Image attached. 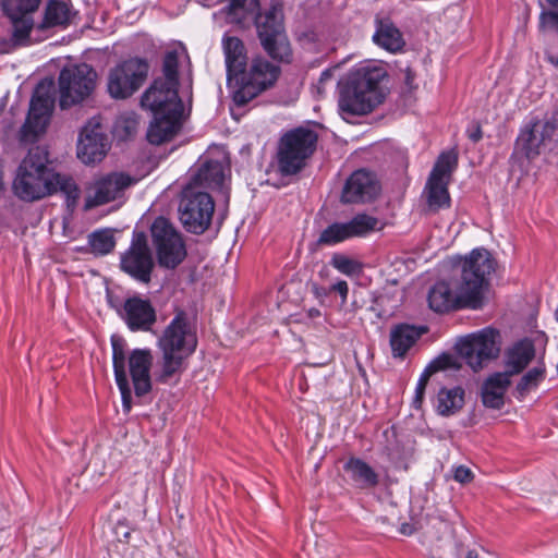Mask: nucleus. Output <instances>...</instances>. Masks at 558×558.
I'll list each match as a JSON object with an SVG mask.
<instances>
[{"label": "nucleus", "instance_id": "obj_1", "mask_svg": "<svg viewBox=\"0 0 558 558\" xmlns=\"http://www.w3.org/2000/svg\"><path fill=\"white\" fill-rule=\"evenodd\" d=\"M495 270V260L485 248H475L463 258L459 278L438 281L428 292V305L436 313L483 306L488 276Z\"/></svg>", "mask_w": 558, "mask_h": 558}, {"label": "nucleus", "instance_id": "obj_2", "mask_svg": "<svg viewBox=\"0 0 558 558\" xmlns=\"http://www.w3.org/2000/svg\"><path fill=\"white\" fill-rule=\"evenodd\" d=\"M196 325L183 310L175 311L171 322L157 340L161 351L159 369L155 372L157 383L167 384L185 371V362L197 348Z\"/></svg>", "mask_w": 558, "mask_h": 558}, {"label": "nucleus", "instance_id": "obj_3", "mask_svg": "<svg viewBox=\"0 0 558 558\" xmlns=\"http://www.w3.org/2000/svg\"><path fill=\"white\" fill-rule=\"evenodd\" d=\"M386 78L387 71L381 65L365 64L350 71L340 87V112L347 117L372 112L385 99L381 83Z\"/></svg>", "mask_w": 558, "mask_h": 558}, {"label": "nucleus", "instance_id": "obj_4", "mask_svg": "<svg viewBox=\"0 0 558 558\" xmlns=\"http://www.w3.org/2000/svg\"><path fill=\"white\" fill-rule=\"evenodd\" d=\"M48 153L39 147L28 150L13 181L14 194L26 202L40 199L56 190L58 177L48 168Z\"/></svg>", "mask_w": 558, "mask_h": 558}, {"label": "nucleus", "instance_id": "obj_5", "mask_svg": "<svg viewBox=\"0 0 558 558\" xmlns=\"http://www.w3.org/2000/svg\"><path fill=\"white\" fill-rule=\"evenodd\" d=\"M281 73L280 66L271 63L262 56L252 58L238 77L229 86L232 102L240 109L253 99L271 88Z\"/></svg>", "mask_w": 558, "mask_h": 558}, {"label": "nucleus", "instance_id": "obj_6", "mask_svg": "<svg viewBox=\"0 0 558 558\" xmlns=\"http://www.w3.org/2000/svg\"><path fill=\"white\" fill-rule=\"evenodd\" d=\"M317 141V133L304 126L284 133L278 143V171L284 177L299 173L316 150Z\"/></svg>", "mask_w": 558, "mask_h": 558}, {"label": "nucleus", "instance_id": "obj_7", "mask_svg": "<svg viewBox=\"0 0 558 558\" xmlns=\"http://www.w3.org/2000/svg\"><path fill=\"white\" fill-rule=\"evenodd\" d=\"M255 26L265 52L275 61L290 62L292 50L283 25L282 4L272 1L268 10L255 16Z\"/></svg>", "mask_w": 558, "mask_h": 558}, {"label": "nucleus", "instance_id": "obj_8", "mask_svg": "<svg viewBox=\"0 0 558 558\" xmlns=\"http://www.w3.org/2000/svg\"><path fill=\"white\" fill-rule=\"evenodd\" d=\"M178 53L167 52L162 62L163 77L156 78L143 94L141 98L143 108L151 112H166L168 109L182 110V102L178 95Z\"/></svg>", "mask_w": 558, "mask_h": 558}, {"label": "nucleus", "instance_id": "obj_9", "mask_svg": "<svg viewBox=\"0 0 558 558\" xmlns=\"http://www.w3.org/2000/svg\"><path fill=\"white\" fill-rule=\"evenodd\" d=\"M97 78V72L87 63L64 66L58 77L60 108H71L88 98L96 87Z\"/></svg>", "mask_w": 558, "mask_h": 558}, {"label": "nucleus", "instance_id": "obj_10", "mask_svg": "<svg viewBox=\"0 0 558 558\" xmlns=\"http://www.w3.org/2000/svg\"><path fill=\"white\" fill-rule=\"evenodd\" d=\"M150 236L157 263L161 268L175 269L187 256L180 231L165 217H158L150 227Z\"/></svg>", "mask_w": 558, "mask_h": 558}, {"label": "nucleus", "instance_id": "obj_11", "mask_svg": "<svg viewBox=\"0 0 558 558\" xmlns=\"http://www.w3.org/2000/svg\"><path fill=\"white\" fill-rule=\"evenodd\" d=\"M4 14L12 24L11 37L0 36V53H9L28 43L34 27L33 14L37 11L40 0H0Z\"/></svg>", "mask_w": 558, "mask_h": 558}, {"label": "nucleus", "instance_id": "obj_12", "mask_svg": "<svg viewBox=\"0 0 558 558\" xmlns=\"http://www.w3.org/2000/svg\"><path fill=\"white\" fill-rule=\"evenodd\" d=\"M215 203L207 192L187 185L179 205L180 221L186 231L202 234L210 226Z\"/></svg>", "mask_w": 558, "mask_h": 558}, {"label": "nucleus", "instance_id": "obj_13", "mask_svg": "<svg viewBox=\"0 0 558 558\" xmlns=\"http://www.w3.org/2000/svg\"><path fill=\"white\" fill-rule=\"evenodd\" d=\"M457 350L465 363L477 372L500 352V335L496 329L484 328L478 332L462 338Z\"/></svg>", "mask_w": 558, "mask_h": 558}, {"label": "nucleus", "instance_id": "obj_14", "mask_svg": "<svg viewBox=\"0 0 558 558\" xmlns=\"http://www.w3.org/2000/svg\"><path fill=\"white\" fill-rule=\"evenodd\" d=\"M149 65L141 58L128 59L108 73L107 90L113 99H126L136 93L147 78Z\"/></svg>", "mask_w": 558, "mask_h": 558}, {"label": "nucleus", "instance_id": "obj_15", "mask_svg": "<svg viewBox=\"0 0 558 558\" xmlns=\"http://www.w3.org/2000/svg\"><path fill=\"white\" fill-rule=\"evenodd\" d=\"M136 180L124 172H110L97 175L86 186L85 208L98 206L120 199Z\"/></svg>", "mask_w": 558, "mask_h": 558}, {"label": "nucleus", "instance_id": "obj_16", "mask_svg": "<svg viewBox=\"0 0 558 558\" xmlns=\"http://www.w3.org/2000/svg\"><path fill=\"white\" fill-rule=\"evenodd\" d=\"M154 259L144 232H134L130 247L121 255L120 267L141 283H149Z\"/></svg>", "mask_w": 558, "mask_h": 558}, {"label": "nucleus", "instance_id": "obj_17", "mask_svg": "<svg viewBox=\"0 0 558 558\" xmlns=\"http://www.w3.org/2000/svg\"><path fill=\"white\" fill-rule=\"evenodd\" d=\"M52 108L53 99L51 95L48 90H44L43 84H39L31 99L28 114L21 130L23 140L32 141L38 134L45 132Z\"/></svg>", "mask_w": 558, "mask_h": 558}, {"label": "nucleus", "instance_id": "obj_18", "mask_svg": "<svg viewBox=\"0 0 558 558\" xmlns=\"http://www.w3.org/2000/svg\"><path fill=\"white\" fill-rule=\"evenodd\" d=\"M379 221L376 217L359 214L348 222H335L322 231L318 243L335 245L350 238L365 236L377 229Z\"/></svg>", "mask_w": 558, "mask_h": 558}, {"label": "nucleus", "instance_id": "obj_19", "mask_svg": "<svg viewBox=\"0 0 558 558\" xmlns=\"http://www.w3.org/2000/svg\"><path fill=\"white\" fill-rule=\"evenodd\" d=\"M119 315L133 332L151 331L157 322V313L151 302L138 295L128 298L119 311Z\"/></svg>", "mask_w": 558, "mask_h": 558}, {"label": "nucleus", "instance_id": "obj_20", "mask_svg": "<svg viewBox=\"0 0 558 558\" xmlns=\"http://www.w3.org/2000/svg\"><path fill=\"white\" fill-rule=\"evenodd\" d=\"M106 135L96 119L89 120L82 129L77 142V158L85 165L101 161L108 150Z\"/></svg>", "mask_w": 558, "mask_h": 558}, {"label": "nucleus", "instance_id": "obj_21", "mask_svg": "<svg viewBox=\"0 0 558 558\" xmlns=\"http://www.w3.org/2000/svg\"><path fill=\"white\" fill-rule=\"evenodd\" d=\"M380 192L376 175L365 169L354 171L345 181L341 193L343 204L365 203L374 199Z\"/></svg>", "mask_w": 558, "mask_h": 558}, {"label": "nucleus", "instance_id": "obj_22", "mask_svg": "<svg viewBox=\"0 0 558 558\" xmlns=\"http://www.w3.org/2000/svg\"><path fill=\"white\" fill-rule=\"evenodd\" d=\"M129 369L137 397H143L151 390L150 368L154 362L151 350L135 349L129 357Z\"/></svg>", "mask_w": 558, "mask_h": 558}, {"label": "nucleus", "instance_id": "obj_23", "mask_svg": "<svg viewBox=\"0 0 558 558\" xmlns=\"http://www.w3.org/2000/svg\"><path fill=\"white\" fill-rule=\"evenodd\" d=\"M111 345L116 383L121 392L123 411L129 413L132 409V392L125 371V343L123 339L112 336Z\"/></svg>", "mask_w": 558, "mask_h": 558}, {"label": "nucleus", "instance_id": "obj_24", "mask_svg": "<svg viewBox=\"0 0 558 558\" xmlns=\"http://www.w3.org/2000/svg\"><path fill=\"white\" fill-rule=\"evenodd\" d=\"M154 121L151 122L147 140L154 145H160L171 141L180 130V119L182 110L168 109L166 112H153Z\"/></svg>", "mask_w": 558, "mask_h": 558}, {"label": "nucleus", "instance_id": "obj_25", "mask_svg": "<svg viewBox=\"0 0 558 558\" xmlns=\"http://www.w3.org/2000/svg\"><path fill=\"white\" fill-rule=\"evenodd\" d=\"M228 86L247 65V53L244 43L236 36L225 35L222 38Z\"/></svg>", "mask_w": 558, "mask_h": 558}, {"label": "nucleus", "instance_id": "obj_26", "mask_svg": "<svg viewBox=\"0 0 558 558\" xmlns=\"http://www.w3.org/2000/svg\"><path fill=\"white\" fill-rule=\"evenodd\" d=\"M511 385L509 374L495 373L482 385L481 397L486 408L499 410L505 404V395Z\"/></svg>", "mask_w": 558, "mask_h": 558}, {"label": "nucleus", "instance_id": "obj_27", "mask_svg": "<svg viewBox=\"0 0 558 558\" xmlns=\"http://www.w3.org/2000/svg\"><path fill=\"white\" fill-rule=\"evenodd\" d=\"M546 122L535 121L531 126L521 131L517 138L515 147L522 151L526 158L532 159L539 155L541 146L549 141L555 133L546 134Z\"/></svg>", "mask_w": 558, "mask_h": 558}, {"label": "nucleus", "instance_id": "obj_28", "mask_svg": "<svg viewBox=\"0 0 558 558\" xmlns=\"http://www.w3.org/2000/svg\"><path fill=\"white\" fill-rule=\"evenodd\" d=\"M425 327H416L409 324H399L390 331V347L393 357L403 359L409 350L416 343L423 333Z\"/></svg>", "mask_w": 558, "mask_h": 558}, {"label": "nucleus", "instance_id": "obj_29", "mask_svg": "<svg viewBox=\"0 0 558 558\" xmlns=\"http://www.w3.org/2000/svg\"><path fill=\"white\" fill-rule=\"evenodd\" d=\"M225 181V168L218 160H208L204 162L197 172L193 175L189 185L206 189H220Z\"/></svg>", "mask_w": 558, "mask_h": 558}, {"label": "nucleus", "instance_id": "obj_30", "mask_svg": "<svg viewBox=\"0 0 558 558\" xmlns=\"http://www.w3.org/2000/svg\"><path fill=\"white\" fill-rule=\"evenodd\" d=\"M374 43L389 52L400 51L405 41L399 28L388 20L377 22L376 31L373 35Z\"/></svg>", "mask_w": 558, "mask_h": 558}, {"label": "nucleus", "instance_id": "obj_31", "mask_svg": "<svg viewBox=\"0 0 558 558\" xmlns=\"http://www.w3.org/2000/svg\"><path fill=\"white\" fill-rule=\"evenodd\" d=\"M74 15L75 12L69 2L51 0L46 7L44 20L38 27L40 29L56 26L65 27L72 22Z\"/></svg>", "mask_w": 558, "mask_h": 558}, {"label": "nucleus", "instance_id": "obj_32", "mask_svg": "<svg viewBox=\"0 0 558 558\" xmlns=\"http://www.w3.org/2000/svg\"><path fill=\"white\" fill-rule=\"evenodd\" d=\"M534 355L535 349L532 342L519 341L507 352V371L504 373L509 374L510 378L512 375L521 373L534 359Z\"/></svg>", "mask_w": 558, "mask_h": 558}, {"label": "nucleus", "instance_id": "obj_33", "mask_svg": "<svg viewBox=\"0 0 558 558\" xmlns=\"http://www.w3.org/2000/svg\"><path fill=\"white\" fill-rule=\"evenodd\" d=\"M343 470L350 474L351 480L357 483L361 488H373L379 483L378 474L360 458H350L344 463Z\"/></svg>", "mask_w": 558, "mask_h": 558}, {"label": "nucleus", "instance_id": "obj_34", "mask_svg": "<svg viewBox=\"0 0 558 558\" xmlns=\"http://www.w3.org/2000/svg\"><path fill=\"white\" fill-rule=\"evenodd\" d=\"M464 405V390L461 387L441 388L437 395L436 411L441 416H451Z\"/></svg>", "mask_w": 558, "mask_h": 558}, {"label": "nucleus", "instance_id": "obj_35", "mask_svg": "<svg viewBox=\"0 0 558 558\" xmlns=\"http://www.w3.org/2000/svg\"><path fill=\"white\" fill-rule=\"evenodd\" d=\"M447 181L433 180L428 178L426 183L427 204L434 211L450 206V196Z\"/></svg>", "mask_w": 558, "mask_h": 558}, {"label": "nucleus", "instance_id": "obj_36", "mask_svg": "<svg viewBox=\"0 0 558 558\" xmlns=\"http://www.w3.org/2000/svg\"><path fill=\"white\" fill-rule=\"evenodd\" d=\"M458 163V155L454 150L445 151L438 157L429 178L433 180L450 181L451 174Z\"/></svg>", "mask_w": 558, "mask_h": 558}, {"label": "nucleus", "instance_id": "obj_37", "mask_svg": "<svg viewBox=\"0 0 558 558\" xmlns=\"http://www.w3.org/2000/svg\"><path fill=\"white\" fill-rule=\"evenodd\" d=\"M88 245L95 255H106L116 246L114 235L109 229L96 230L88 235Z\"/></svg>", "mask_w": 558, "mask_h": 558}, {"label": "nucleus", "instance_id": "obj_38", "mask_svg": "<svg viewBox=\"0 0 558 558\" xmlns=\"http://www.w3.org/2000/svg\"><path fill=\"white\" fill-rule=\"evenodd\" d=\"M258 7V0H230L227 12L232 21L241 23L248 15H255Z\"/></svg>", "mask_w": 558, "mask_h": 558}, {"label": "nucleus", "instance_id": "obj_39", "mask_svg": "<svg viewBox=\"0 0 558 558\" xmlns=\"http://www.w3.org/2000/svg\"><path fill=\"white\" fill-rule=\"evenodd\" d=\"M545 377V367L536 366L525 373L517 385V392L524 397L530 390L536 388Z\"/></svg>", "mask_w": 558, "mask_h": 558}, {"label": "nucleus", "instance_id": "obj_40", "mask_svg": "<svg viewBox=\"0 0 558 558\" xmlns=\"http://www.w3.org/2000/svg\"><path fill=\"white\" fill-rule=\"evenodd\" d=\"M458 367L459 365L451 354H441L428 364L418 380L428 384L430 376L436 372Z\"/></svg>", "mask_w": 558, "mask_h": 558}, {"label": "nucleus", "instance_id": "obj_41", "mask_svg": "<svg viewBox=\"0 0 558 558\" xmlns=\"http://www.w3.org/2000/svg\"><path fill=\"white\" fill-rule=\"evenodd\" d=\"M138 123V117L135 113L126 112L118 118L116 129L121 136L128 137L136 133Z\"/></svg>", "mask_w": 558, "mask_h": 558}, {"label": "nucleus", "instance_id": "obj_42", "mask_svg": "<svg viewBox=\"0 0 558 558\" xmlns=\"http://www.w3.org/2000/svg\"><path fill=\"white\" fill-rule=\"evenodd\" d=\"M331 265L340 272L352 276L359 272L360 264L348 256L336 254L331 259Z\"/></svg>", "mask_w": 558, "mask_h": 558}, {"label": "nucleus", "instance_id": "obj_43", "mask_svg": "<svg viewBox=\"0 0 558 558\" xmlns=\"http://www.w3.org/2000/svg\"><path fill=\"white\" fill-rule=\"evenodd\" d=\"M453 478L461 484H468L472 482L473 473L468 466L459 465L453 469Z\"/></svg>", "mask_w": 558, "mask_h": 558}, {"label": "nucleus", "instance_id": "obj_44", "mask_svg": "<svg viewBox=\"0 0 558 558\" xmlns=\"http://www.w3.org/2000/svg\"><path fill=\"white\" fill-rule=\"evenodd\" d=\"M541 24L543 27H551L558 32V13L557 12H543L541 14Z\"/></svg>", "mask_w": 558, "mask_h": 558}, {"label": "nucleus", "instance_id": "obj_45", "mask_svg": "<svg viewBox=\"0 0 558 558\" xmlns=\"http://www.w3.org/2000/svg\"><path fill=\"white\" fill-rule=\"evenodd\" d=\"M546 122V134L555 133L558 129V99L555 100V105L551 111V116Z\"/></svg>", "mask_w": 558, "mask_h": 558}, {"label": "nucleus", "instance_id": "obj_46", "mask_svg": "<svg viewBox=\"0 0 558 558\" xmlns=\"http://www.w3.org/2000/svg\"><path fill=\"white\" fill-rule=\"evenodd\" d=\"M329 292H337L340 294L342 303L347 302L349 286L347 281L339 280L329 288Z\"/></svg>", "mask_w": 558, "mask_h": 558}, {"label": "nucleus", "instance_id": "obj_47", "mask_svg": "<svg viewBox=\"0 0 558 558\" xmlns=\"http://www.w3.org/2000/svg\"><path fill=\"white\" fill-rule=\"evenodd\" d=\"M426 386L427 384L426 383H423V381H417V385H416V388H415V397H414V400H413V404L415 408H420L422 402H423V399H424V393H425V389H426Z\"/></svg>", "mask_w": 558, "mask_h": 558}, {"label": "nucleus", "instance_id": "obj_48", "mask_svg": "<svg viewBox=\"0 0 558 558\" xmlns=\"http://www.w3.org/2000/svg\"><path fill=\"white\" fill-rule=\"evenodd\" d=\"M313 294L317 300H319L320 303L324 302V300L328 296L329 289H326L324 287L318 286L317 283H313L311 288Z\"/></svg>", "mask_w": 558, "mask_h": 558}, {"label": "nucleus", "instance_id": "obj_49", "mask_svg": "<svg viewBox=\"0 0 558 558\" xmlns=\"http://www.w3.org/2000/svg\"><path fill=\"white\" fill-rule=\"evenodd\" d=\"M404 75V83L409 87V89H413L414 86V80H415V73L408 66L404 70H402Z\"/></svg>", "mask_w": 558, "mask_h": 558}, {"label": "nucleus", "instance_id": "obj_50", "mask_svg": "<svg viewBox=\"0 0 558 558\" xmlns=\"http://www.w3.org/2000/svg\"><path fill=\"white\" fill-rule=\"evenodd\" d=\"M469 138L476 143L482 138V129L478 123L474 124V128L472 131H468Z\"/></svg>", "mask_w": 558, "mask_h": 558}, {"label": "nucleus", "instance_id": "obj_51", "mask_svg": "<svg viewBox=\"0 0 558 558\" xmlns=\"http://www.w3.org/2000/svg\"><path fill=\"white\" fill-rule=\"evenodd\" d=\"M545 59L548 63H550L553 66L558 68V53L554 52H546Z\"/></svg>", "mask_w": 558, "mask_h": 558}, {"label": "nucleus", "instance_id": "obj_52", "mask_svg": "<svg viewBox=\"0 0 558 558\" xmlns=\"http://www.w3.org/2000/svg\"><path fill=\"white\" fill-rule=\"evenodd\" d=\"M307 317L311 319L317 318L322 315L320 311L315 307H311L306 311Z\"/></svg>", "mask_w": 558, "mask_h": 558}, {"label": "nucleus", "instance_id": "obj_53", "mask_svg": "<svg viewBox=\"0 0 558 558\" xmlns=\"http://www.w3.org/2000/svg\"><path fill=\"white\" fill-rule=\"evenodd\" d=\"M195 1L205 7H209L213 0H195Z\"/></svg>", "mask_w": 558, "mask_h": 558}, {"label": "nucleus", "instance_id": "obj_54", "mask_svg": "<svg viewBox=\"0 0 558 558\" xmlns=\"http://www.w3.org/2000/svg\"><path fill=\"white\" fill-rule=\"evenodd\" d=\"M551 7L558 9V0H546Z\"/></svg>", "mask_w": 558, "mask_h": 558}, {"label": "nucleus", "instance_id": "obj_55", "mask_svg": "<svg viewBox=\"0 0 558 558\" xmlns=\"http://www.w3.org/2000/svg\"><path fill=\"white\" fill-rule=\"evenodd\" d=\"M557 319H558V311H557Z\"/></svg>", "mask_w": 558, "mask_h": 558}]
</instances>
